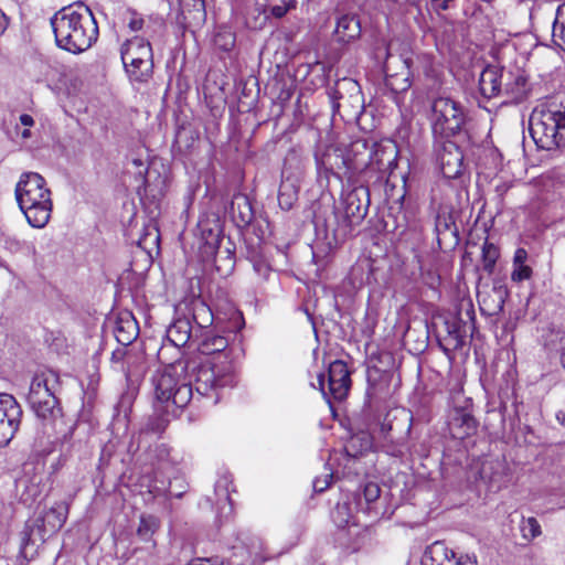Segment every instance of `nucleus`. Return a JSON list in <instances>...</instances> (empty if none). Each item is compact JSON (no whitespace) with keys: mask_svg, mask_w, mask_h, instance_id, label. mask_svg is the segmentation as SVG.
Returning <instances> with one entry per match:
<instances>
[{"mask_svg":"<svg viewBox=\"0 0 565 565\" xmlns=\"http://www.w3.org/2000/svg\"><path fill=\"white\" fill-rule=\"evenodd\" d=\"M198 342V351L203 358H213L220 354H226L225 350L228 347V340L213 330H204L194 339Z\"/></svg>","mask_w":565,"mask_h":565,"instance_id":"nucleus-20","label":"nucleus"},{"mask_svg":"<svg viewBox=\"0 0 565 565\" xmlns=\"http://www.w3.org/2000/svg\"><path fill=\"white\" fill-rule=\"evenodd\" d=\"M268 0H243L242 13L249 29H263L269 18Z\"/></svg>","mask_w":565,"mask_h":565,"instance_id":"nucleus-18","label":"nucleus"},{"mask_svg":"<svg viewBox=\"0 0 565 565\" xmlns=\"http://www.w3.org/2000/svg\"><path fill=\"white\" fill-rule=\"evenodd\" d=\"M21 137H22L23 139H29V138L31 137V131H30L28 128L23 129V130L21 131Z\"/></svg>","mask_w":565,"mask_h":565,"instance_id":"nucleus-58","label":"nucleus"},{"mask_svg":"<svg viewBox=\"0 0 565 565\" xmlns=\"http://www.w3.org/2000/svg\"><path fill=\"white\" fill-rule=\"evenodd\" d=\"M478 422L471 412L463 407H455L449 414L448 429L456 439H465L476 434Z\"/></svg>","mask_w":565,"mask_h":565,"instance_id":"nucleus-14","label":"nucleus"},{"mask_svg":"<svg viewBox=\"0 0 565 565\" xmlns=\"http://www.w3.org/2000/svg\"><path fill=\"white\" fill-rule=\"evenodd\" d=\"M369 203V191L366 188H354L343 194L342 206L348 226L359 224L365 217Z\"/></svg>","mask_w":565,"mask_h":565,"instance_id":"nucleus-13","label":"nucleus"},{"mask_svg":"<svg viewBox=\"0 0 565 565\" xmlns=\"http://www.w3.org/2000/svg\"><path fill=\"white\" fill-rule=\"evenodd\" d=\"M20 124L24 127H32L34 125V119L31 115L22 114L19 118Z\"/></svg>","mask_w":565,"mask_h":565,"instance_id":"nucleus-54","label":"nucleus"},{"mask_svg":"<svg viewBox=\"0 0 565 565\" xmlns=\"http://www.w3.org/2000/svg\"><path fill=\"white\" fill-rule=\"evenodd\" d=\"M188 565H216L211 558L199 559L196 563H189Z\"/></svg>","mask_w":565,"mask_h":565,"instance_id":"nucleus-56","label":"nucleus"},{"mask_svg":"<svg viewBox=\"0 0 565 565\" xmlns=\"http://www.w3.org/2000/svg\"><path fill=\"white\" fill-rule=\"evenodd\" d=\"M298 199V189L290 180L281 182L278 191V204L281 210L289 211Z\"/></svg>","mask_w":565,"mask_h":565,"instance_id":"nucleus-31","label":"nucleus"},{"mask_svg":"<svg viewBox=\"0 0 565 565\" xmlns=\"http://www.w3.org/2000/svg\"><path fill=\"white\" fill-rule=\"evenodd\" d=\"M466 316L468 321H465L461 317L446 321L447 337L439 341L440 348L446 353L460 349L465 344L468 334H472L475 330V310L472 306L466 311Z\"/></svg>","mask_w":565,"mask_h":565,"instance_id":"nucleus-11","label":"nucleus"},{"mask_svg":"<svg viewBox=\"0 0 565 565\" xmlns=\"http://www.w3.org/2000/svg\"><path fill=\"white\" fill-rule=\"evenodd\" d=\"M132 162H134V164H135V166H137V167L142 166V162H141V160H139V159H134V160H132Z\"/></svg>","mask_w":565,"mask_h":565,"instance_id":"nucleus-59","label":"nucleus"},{"mask_svg":"<svg viewBox=\"0 0 565 565\" xmlns=\"http://www.w3.org/2000/svg\"><path fill=\"white\" fill-rule=\"evenodd\" d=\"M150 454L154 455L158 462H163V461L168 460L170 450L166 445L161 444V445L154 446V448L150 450Z\"/></svg>","mask_w":565,"mask_h":565,"instance_id":"nucleus-46","label":"nucleus"},{"mask_svg":"<svg viewBox=\"0 0 565 565\" xmlns=\"http://www.w3.org/2000/svg\"><path fill=\"white\" fill-rule=\"evenodd\" d=\"M532 276V268L526 264L513 265L511 279L516 282L530 279Z\"/></svg>","mask_w":565,"mask_h":565,"instance_id":"nucleus-44","label":"nucleus"},{"mask_svg":"<svg viewBox=\"0 0 565 565\" xmlns=\"http://www.w3.org/2000/svg\"><path fill=\"white\" fill-rule=\"evenodd\" d=\"M58 386V375L51 370H44L34 374L28 394V403L42 422L43 434L47 438L54 435L57 422L62 418V409L55 395Z\"/></svg>","mask_w":565,"mask_h":565,"instance_id":"nucleus-4","label":"nucleus"},{"mask_svg":"<svg viewBox=\"0 0 565 565\" xmlns=\"http://www.w3.org/2000/svg\"><path fill=\"white\" fill-rule=\"evenodd\" d=\"M143 358L140 354L134 353L132 360H130V367L134 370L132 377L140 374L143 371Z\"/></svg>","mask_w":565,"mask_h":565,"instance_id":"nucleus-48","label":"nucleus"},{"mask_svg":"<svg viewBox=\"0 0 565 565\" xmlns=\"http://www.w3.org/2000/svg\"><path fill=\"white\" fill-rule=\"evenodd\" d=\"M254 270L257 273L258 276H260L263 279H267L269 274H270V267L268 264H266L265 262H255L254 265Z\"/></svg>","mask_w":565,"mask_h":565,"instance_id":"nucleus-49","label":"nucleus"},{"mask_svg":"<svg viewBox=\"0 0 565 565\" xmlns=\"http://www.w3.org/2000/svg\"><path fill=\"white\" fill-rule=\"evenodd\" d=\"M53 534V532L47 531L46 523L42 520L41 516H39L33 521L25 523V526L21 533L22 547L25 548L29 545L43 544L46 539Z\"/></svg>","mask_w":565,"mask_h":565,"instance_id":"nucleus-27","label":"nucleus"},{"mask_svg":"<svg viewBox=\"0 0 565 565\" xmlns=\"http://www.w3.org/2000/svg\"><path fill=\"white\" fill-rule=\"evenodd\" d=\"M449 228V224L446 218H441L440 216L436 220L435 231L437 235L439 236L443 232L447 231Z\"/></svg>","mask_w":565,"mask_h":565,"instance_id":"nucleus-52","label":"nucleus"},{"mask_svg":"<svg viewBox=\"0 0 565 565\" xmlns=\"http://www.w3.org/2000/svg\"><path fill=\"white\" fill-rule=\"evenodd\" d=\"M297 6L296 0H282L281 4H274L270 7V13L276 19H281L288 11L295 9Z\"/></svg>","mask_w":565,"mask_h":565,"instance_id":"nucleus-43","label":"nucleus"},{"mask_svg":"<svg viewBox=\"0 0 565 565\" xmlns=\"http://www.w3.org/2000/svg\"><path fill=\"white\" fill-rule=\"evenodd\" d=\"M361 35L360 20L353 14H343L338 18L333 32L334 40L341 44L355 41Z\"/></svg>","mask_w":565,"mask_h":565,"instance_id":"nucleus-22","label":"nucleus"},{"mask_svg":"<svg viewBox=\"0 0 565 565\" xmlns=\"http://www.w3.org/2000/svg\"><path fill=\"white\" fill-rule=\"evenodd\" d=\"M504 83L501 96L505 97L503 103L519 104L523 102L530 92L526 77L521 73L504 74Z\"/></svg>","mask_w":565,"mask_h":565,"instance_id":"nucleus-16","label":"nucleus"},{"mask_svg":"<svg viewBox=\"0 0 565 565\" xmlns=\"http://www.w3.org/2000/svg\"><path fill=\"white\" fill-rule=\"evenodd\" d=\"M124 68L131 83H148L153 74V53L149 41L132 36L120 46Z\"/></svg>","mask_w":565,"mask_h":565,"instance_id":"nucleus-6","label":"nucleus"},{"mask_svg":"<svg viewBox=\"0 0 565 565\" xmlns=\"http://www.w3.org/2000/svg\"><path fill=\"white\" fill-rule=\"evenodd\" d=\"M499 249L498 247L488 241H486L482 245V267L483 269L491 274L497 259L499 258Z\"/></svg>","mask_w":565,"mask_h":565,"instance_id":"nucleus-37","label":"nucleus"},{"mask_svg":"<svg viewBox=\"0 0 565 565\" xmlns=\"http://www.w3.org/2000/svg\"><path fill=\"white\" fill-rule=\"evenodd\" d=\"M231 213L238 226H247L254 218L252 204L244 194H237L233 198Z\"/></svg>","mask_w":565,"mask_h":565,"instance_id":"nucleus-30","label":"nucleus"},{"mask_svg":"<svg viewBox=\"0 0 565 565\" xmlns=\"http://www.w3.org/2000/svg\"><path fill=\"white\" fill-rule=\"evenodd\" d=\"M503 77L502 70L495 66H487L479 76L480 94L487 99L501 96Z\"/></svg>","mask_w":565,"mask_h":565,"instance_id":"nucleus-21","label":"nucleus"},{"mask_svg":"<svg viewBox=\"0 0 565 565\" xmlns=\"http://www.w3.org/2000/svg\"><path fill=\"white\" fill-rule=\"evenodd\" d=\"M167 423H168V419H160V424H158L157 427H152L151 429L156 433H160L164 429Z\"/></svg>","mask_w":565,"mask_h":565,"instance_id":"nucleus-55","label":"nucleus"},{"mask_svg":"<svg viewBox=\"0 0 565 565\" xmlns=\"http://www.w3.org/2000/svg\"><path fill=\"white\" fill-rule=\"evenodd\" d=\"M520 532L522 537L527 542L533 541L542 534L541 525L539 521L533 516L522 518L520 522Z\"/></svg>","mask_w":565,"mask_h":565,"instance_id":"nucleus-36","label":"nucleus"},{"mask_svg":"<svg viewBox=\"0 0 565 565\" xmlns=\"http://www.w3.org/2000/svg\"><path fill=\"white\" fill-rule=\"evenodd\" d=\"M134 403V396L130 393H125L120 396L119 402L117 403L115 411L117 416H122L124 418H127L129 413L131 412Z\"/></svg>","mask_w":565,"mask_h":565,"instance_id":"nucleus-41","label":"nucleus"},{"mask_svg":"<svg viewBox=\"0 0 565 565\" xmlns=\"http://www.w3.org/2000/svg\"><path fill=\"white\" fill-rule=\"evenodd\" d=\"M238 382L234 363L228 354L213 358L190 359L171 364L153 376L159 401L168 402V407H185L194 397L204 398L216 405ZM170 412L169 408H167Z\"/></svg>","mask_w":565,"mask_h":565,"instance_id":"nucleus-1","label":"nucleus"},{"mask_svg":"<svg viewBox=\"0 0 565 565\" xmlns=\"http://www.w3.org/2000/svg\"><path fill=\"white\" fill-rule=\"evenodd\" d=\"M138 333V323L131 313L125 312L118 317L114 328V334L118 343L127 347L136 340Z\"/></svg>","mask_w":565,"mask_h":565,"instance_id":"nucleus-24","label":"nucleus"},{"mask_svg":"<svg viewBox=\"0 0 565 565\" xmlns=\"http://www.w3.org/2000/svg\"><path fill=\"white\" fill-rule=\"evenodd\" d=\"M70 504L68 501L55 502L53 507L44 512L41 518L46 523L47 531L55 534L63 527L68 516Z\"/></svg>","mask_w":565,"mask_h":565,"instance_id":"nucleus-28","label":"nucleus"},{"mask_svg":"<svg viewBox=\"0 0 565 565\" xmlns=\"http://www.w3.org/2000/svg\"><path fill=\"white\" fill-rule=\"evenodd\" d=\"M380 494H381V489L377 483H375V482L365 483L363 491H362V497L364 499L365 507H363L361 495L359 494V498L356 501V508L363 510L364 512H370V510H371L370 505L380 498Z\"/></svg>","mask_w":565,"mask_h":565,"instance_id":"nucleus-34","label":"nucleus"},{"mask_svg":"<svg viewBox=\"0 0 565 565\" xmlns=\"http://www.w3.org/2000/svg\"><path fill=\"white\" fill-rule=\"evenodd\" d=\"M397 149L393 143L379 145L370 158V164L382 173L391 172L396 168Z\"/></svg>","mask_w":565,"mask_h":565,"instance_id":"nucleus-23","label":"nucleus"},{"mask_svg":"<svg viewBox=\"0 0 565 565\" xmlns=\"http://www.w3.org/2000/svg\"><path fill=\"white\" fill-rule=\"evenodd\" d=\"M332 479V475H326L323 478L317 477L313 480V490L316 492H323L330 484V480Z\"/></svg>","mask_w":565,"mask_h":565,"instance_id":"nucleus-47","label":"nucleus"},{"mask_svg":"<svg viewBox=\"0 0 565 565\" xmlns=\"http://www.w3.org/2000/svg\"><path fill=\"white\" fill-rule=\"evenodd\" d=\"M53 534V532L47 531L46 523L42 520L41 516H39L33 521L25 523V526L21 533L22 547L25 548L29 545L43 544L46 539Z\"/></svg>","mask_w":565,"mask_h":565,"instance_id":"nucleus-25","label":"nucleus"},{"mask_svg":"<svg viewBox=\"0 0 565 565\" xmlns=\"http://www.w3.org/2000/svg\"><path fill=\"white\" fill-rule=\"evenodd\" d=\"M530 135L543 150L565 146V106L554 100L540 103L530 115Z\"/></svg>","mask_w":565,"mask_h":565,"instance_id":"nucleus-5","label":"nucleus"},{"mask_svg":"<svg viewBox=\"0 0 565 565\" xmlns=\"http://www.w3.org/2000/svg\"><path fill=\"white\" fill-rule=\"evenodd\" d=\"M230 484H231V480L228 478V476H222L217 479V481L215 482V494L217 497V500H226L228 501L230 504H232L231 502V498H230Z\"/></svg>","mask_w":565,"mask_h":565,"instance_id":"nucleus-40","label":"nucleus"},{"mask_svg":"<svg viewBox=\"0 0 565 565\" xmlns=\"http://www.w3.org/2000/svg\"><path fill=\"white\" fill-rule=\"evenodd\" d=\"M22 409L13 395L0 394V447L7 446L19 429Z\"/></svg>","mask_w":565,"mask_h":565,"instance_id":"nucleus-10","label":"nucleus"},{"mask_svg":"<svg viewBox=\"0 0 565 565\" xmlns=\"http://www.w3.org/2000/svg\"><path fill=\"white\" fill-rule=\"evenodd\" d=\"M431 565H477L476 558L468 555L458 556L441 542H435L429 548Z\"/></svg>","mask_w":565,"mask_h":565,"instance_id":"nucleus-19","label":"nucleus"},{"mask_svg":"<svg viewBox=\"0 0 565 565\" xmlns=\"http://www.w3.org/2000/svg\"><path fill=\"white\" fill-rule=\"evenodd\" d=\"M9 25V18L6 15V13L0 9V35L4 33Z\"/></svg>","mask_w":565,"mask_h":565,"instance_id":"nucleus-53","label":"nucleus"},{"mask_svg":"<svg viewBox=\"0 0 565 565\" xmlns=\"http://www.w3.org/2000/svg\"><path fill=\"white\" fill-rule=\"evenodd\" d=\"M14 194L29 225L45 227L53 210L52 192L46 180L38 172H23L15 184Z\"/></svg>","mask_w":565,"mask_h":565,"instance_id":"nucleus-3","label":"nucleus"},{"mask_svg":"<svg viewBox=\"0 0 565 565\" xmlns=\"http://www.w3.org/2000/svg\"><path fill=\"white\" fill-rule=\"evenodd\" d=\"M56 45L70 53L79 54L97 41L99 30L92 10L76 2L58 10L51 18Z\"/></svg>","mask_w":565,"mask_h":565,"instance_id":"nucleus-2","label":"nucleus"},{"mask_svg":"<svg viewBox=\"0 0 565 565\" xmlns=\"http://www.w3.org/2000/svg\"><path fill=\"white\" fill-rule=\"evenodd\" d=\"M317 381L328 404H331V399H344L351 387L350 371L347 363L341 360L331 362L327 373H320Z\"/></svg>","mask_w":565,"mask_h":565,"instance_id":"nucleus-9","label":"nucleus"},{"mask_svg":"<svg viewBox=\"0 0 565 565\" xmlns=\"http://www.w3.org/2000/svg\"><path fill=\"white\" fill-rule=\"evenodd\" d=\"M145 20L143 18L136 12L135 10L129 11V20H128V28L132 32L140 31L143 28Z\"/></svg>","mask_w":565,"mask_h":565,"instance_id":"nucleus-45","label":"nucleus"},{"mask_svg":"<svg viewBox=\"0 0 565 565\" xmlns=\"http://www.w3.org/2000/svg\"><path fill=\"white\" fill-rule=\"evenodd\" d=\"M436 154L441 173L447 179L458 178L463 170V154L449 138L436 141Z\"/></svg>","mask_w":565,"mask_h":565,"instance_id":"nucleus-12","label":"nucleus"},{"mask_svg":"<svg viewBox=\"0 0 565 565\" xmlns=\"http://www.w3.org/2000/svg\"><path fill=\"white\" fill-rule=\"evenodd\" d=\"M553 42L565 51V11L561 7L556 10V17L552 29Z\"/></svg>","mask_w":565,"mask_h":565,"instance_id":"nucleus-35","label":"nucleus"},{"mask_svg":"<svg viewBox=\"0 0 565 565\" xmlns=\"http://www.w3.org/2000/svg\"><path fill=\"white\" fill-rule=\"evenodd\" d=\"M215 44L221 50L227 52L232 50L235 45V35L230 31L218 32L215 35Z\"/></svg>","mask_w":565,"mask_h":565,"instance_id":"nucleus-42","label":"nucleus"},{"mask_svg":"<svg viewBox=\"0 0 565 565\" xmlns=\"http://www.w3.org/2000/svg\"><path fill=\"white\" fill-rule=\"evenodd\" d=\"M193 321L201 329V332L204 331V328L212 323V312L210 308L204 303L196 305L193 309Z\"/></svg>","mask_w":565,"mask_h":565,"instance_id":"nucleus-38","label":"nucleus"},{"mask_svg":"<svg viewBox=\"0 0 565 565\" xmlns=\"http://www.w3.org/2000/svg\"><path fill=\"white\" fill-rule=\"evenodd\" d=\"M193 327L189 318H178L167 329L169 341L175 347L185 345L192 338Z\"/></svg>","mask_w":565,"mask_h":565,"instance_id":"nucleus-29","label":"nucleus"},{"mask_svg":"<svg viewBox=\"0 0 565 565\" xmlns=\"http://www.w3.org/2000/svg\"><path fill=\"white\" fill-rule=\"evenodd\" d=\"M132 358L134 352L126 349L115 350L111 354V362L115 367L121 371L128 381L132 379L134 373V370L130 367V360H132Z\"/></svg>","mask_w":565,"mask_h":565,"instance_id":"nucleus-32","label":"nucleus"},{"mask_svg":"<svg viewBox=\"0 0 565 565\" xmlns=\"http://www.w3.org/2000/svg\"><path fill=\"white\" fill-rule=\"evenodd\" d=\"M527 252L524 248H518L514 253L513 265L526 264Z\"/></svg>","mask_w":565,"mask_h":565,"instance_id":"nucleus-50","label":"nucleus"},{"mask_svg":"<svg viewBox=\"0 0 565 565\" xmlns=\"http://www.w3.org/2000/svg\"><path fill=\"white\" fill-rule=\"evenodd\" d=\"M154 395H156V399H157V402H158V403H160V404H162V407H161V408H159V405H156V408H157L158 411H160V412H162V413H164V414H167V415H170V414H171V415H173V416H175V415H177V412H178L180 408H175V407L170 406V407H169L170 412H168V411H167V408H168V402L159 401V399H158V397H157V394H156V393H154Z\"/></svg>","mask_w":565,"mask_h":565,"instance_id":"nucleus-51","label":"nucleus"},{"mask_svg":"<svg viewBox=\"0 0 565 565\" xmlns=\"http://www.w3.org/2000/svg\"><path fill=\"white\" fill-rule=\"evenodd\" d=\"M390 58H392V56L387 55V60L383 66V71L385 73V86L394 94L404 93L412 85L409 60L398 57V61L402 63V71L399 73H391Z\"/></svg>","mask_w":565,"mask_h":565,"instance_id":"nucleus-17","label":"nucleus"},{"mask_svg":"<svg viewBox=\"0 0 565 565\" xmlns=\"http://www.w3.org/2000/svg\"><path fill=\"white\" fill-rule=\"evenodd\" d=\"M467 115L463 106L449 97L435 98L430 106L429 121L435 138H449L461 131Z\"/></svg>","mask_w":565,"mask_h":565,"instance_id":"nucleus-8","label":"nucleus"},{"mask_svg":"<svg viewBox=\"0 0 565 565\" xmlns=\"http://www.w3.org/2000/svg\"><path fill=\"white\" fill-rule=\"evenodd\" d=\"M158 527V521L153 516H141L138 526V535L143 540H149Z\"/></svg>","mask_w":565,"mask_h":565,"instance_id":"nucleus-39","label":"nucleus"},{"mask_svg":"<svg viewBox=\"0 0 565 565\" xmlns=\"http://www.w3.org/2000/svg\"><path fill=\"white\" fill-rule=\"evenodd\" d=\"M413 426V414L406 408L390 411L383 423L380 433L384 439L383 450L393 457L402 458L411 451L406 439L411 435Z\"/></svg>","mask_w":565,"mask_h":565,"instance_id":"nucleus-7","label":"nucleus"},{"mask_svg":"<svg viewBox=\"0 0 565 565\" xmlns=\"http://www.w3.org/2000/svg\"><path fill=\"white\" fill-rule=\"evenodd\" d=\"M329 97L332 100L333 110L341 107L342 102L355 105L361 102V87L352 78H341L335 82L334 87L329 89Z\"/></svg>","mask_w":565,"mask_h":565,"instance_id":"nucleus-15","label":"nucleus"},{"mask_svg":"<svg viewBox=\"0 0 565 565\" xmlns=\"http://www.w3.org/2000/svg\"><path fill=\"white\" fill-rule=\"evenodd\" d=\"M503 294H505V291L499 290L500 301H499V303L497 306L498 310H502L503 309V305H504V301H503V298H502Z\"/></svg>","mask_w":565,"mask_h":565,"instance_id":"nucleus-57","label":"nucleus"},{"mask_svg":"<svg viewBox=\"0 0 565 565\" xmlns=\"http://www.w3.org/2000/svg\"><path fill=\"white\" fill-rule=\"evenodd\" d=\"M353 518L351 503L348 501L338 502L331 512V519L338 527L349 525Z\"/></svg>","mask_w":565,"mask_h":565,"instance_id":"nucleus-33","label":"nucleus"},{"mask_svg":"<svg viewBox=\"0 0 565 565\" xmlns=\"http://www.w3.org/2000/svg\"><path fill=\"white\" fill-rule=\"evenodd\" d=\"M53 534V532L47 531L46 523L42 520L41 516H39L33 521L25 523V526L21 533L22 547L25 548L29 545L43 544L46 539Z\"/></svg>","mask_w":565,"mask_h":565,"instance_id":"nucleus-26","label":"nucleus"}]
</instances>
